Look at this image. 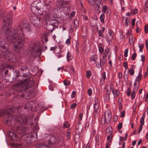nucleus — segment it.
Segmentation results:
<instances>
[{
	"mask_svg": "<svg viewBox=\"0 0 148 148\" xmlns=\"http://www.w3.org/2000/svg\"><path fill=\"white\" fill-rule=\"evenodd\" d=\"M12 17L10 14L5 16L3 19V24L4 26V36L8 42H12L14 51L17 53H20L23 48L26 39L23 32L28 33L32 31L31 27L27 23L22 21L20 22L16 30H10L9 25L12 23Z\"/></svg>",
	"mask_w": 148,
	"mask_h": 148,
	"instance_id": "obj_1",
	"label": "nucleus"
},
{
	"mask_svg": "<svg viewBox=\"0 0 148 148\" xmlns=\"http://www.w3.org/2000/svg\"><path fill=\"white\" fill-rule=\"evenodd\" d=\"M6 114V118L5 119V121L7 123H11V125H13L12 124L15 125L16 124H20V123L29 124L31 122V119L29 118H28L25 115H23L21 117L16 116L15 115L11 116L9 112H6L4 110H0V116H1L3 115Z\"/></svg>",
	"mask_w": 148,
	"mask_h": 148,
	"instance_id": "obj_2",
	"label": "nucleus"
},
{
	"mask_svg": "<svg viewBox=\"0 0 148 148\" xmlns=\"http://www.w3.org/2000/svg\"><path fill=\"white\" fill-rule=\"evenodd\" d=\"M34 84V82L32 80L28 81L24 79L21 82V84L17 83L14 84L12 86V88L16 90L18 89L20 92H22L29 88L32 87Z\"/></svg>",
	"mask_w": 148,
	"mask_h": 148,
	"instance_id": "obj_3",
	"label": "nucleus"
},
{
	"mask_svg": "<svg viewBox=\"0 0 148 148\" xmlns=\"http://www.w3.org/2000/svg\"><path fill=\"white\" fill-rule=\"evenodd\" d=\"M49 23L47 24L46 29L52 32L55 29L58 27L59 22L58 20H53L49 21Z\"/></svg>",
	"mask_w": 148,
	"mask_h": 148,
	"instance_id": "obj_4",
	"label": "nucleus"
},
{
	"mask_svg": "<svg viewBox=\"0 0 148 148\" xmlns=\"http://www.w3.org/2000/svg\"><path fill=\"white\" fill-rule=\"evenodd\" d=\"M0 54L3 58L7 60H10L12 62L16 61L15 56L12 53L8 51L1 52Z\"/></svg>",
	"mask_w": 148,
	"mask_h": 148,
	"instance_id": "obj_5",
	"label": "nucleus"
},
{
	"mask_svg": "<svg viewBox=\"0 0 148 148\" xmlns=\"http://www.w3.org/2000/svg\"><path fill=\"white\" fill-rule=\"evenodd\" d=\"M41 47L40 44L35 43L33 46L32 54L34 56H40L41 53Z\"/></svg>",
	"mask_w": 148,
	"mask_h": 148,
	"instance_id": "obj_6",
	"label": "nucleus"
},
{
	"mask_svg": "<svg viewBox=\"0 0 148 148\" xmlns=\"http://www.w3.org/2000/svg\"><path fill=\"white\" fill-rule=\"evenodd\" d=\"M43 4L39 0H36L32 3L31 5V10L33 12H35L37 11L40 10L42 7Z\"/></svg>",
	"mask_w": 148,
	"mask_h": 148,
	"instance_id": "obj_7",
	"label": "nucleus"
},
{
	"mask_svg": "<svg viewBox=\"0 0 148 148\" xmlns=\"http://www.w3.org/2000/svg\"><path fill=\"white\" fill-rule=\"evenodd\" d=\"M112 116L111 112L109 110H106L105 112L104 115L103 116L102 120L104 119L103 124H105L106 123H109L111 121Z\"/></svg>",
	"mask_w": 148,
	"mask_h": 148,
	"instance_id": "obj_8",
	"label": "nucleus"
},
{
	"mask_svg": "<svg viewBox=\"0 0 148 148\" xmlns=\"http://www.w3.org/2000/svg\"><path fill=\"white\" fill-rule=\"evenodd\" d=\"M63 141V139L61 138H59L56 139L54 136L51 137L50 140L49 141L48 143L50 144H58Z\"/></svg>",
	"mask_w": 148,
	"mask_h": 148,
	"instance_id": "obj_9",
	"label": "nucleus"
},
{
	"mask_svg": "<svg viewBox=\"0 0 148 148\" xmlns=\"http://www.w3.org/2000/svg\"><path fill=\"white\" fill-rule=\"evenodd\" d=\"M108 34H107L105 38L107 42H111L113 39L114 35V32L110 29H109L108 30Z\"/></svg>",
	"mask_w": 148,
	"mask_h": 148,
	"instance_id": "obj_10",
	"label": "nucleus"
},
{
	"mask_svg": "<svg viewBox=\"0 0 148 148\" xmlns=\"http://www.w3.org/2000/svg\"><path fill=\"white\" fill-rule=\"evenodd\" d=\"M8 48V44L6 43L4 39L0 37V50L2 49L6 50Z\"/></svg>",
	"mask_w": 148,
	"mask_h": 148,
	"instance_id": "obj_11",
	"label": "nucleus"
},
{
	"mask_svg": "<svg viewBox=\"0 0 148 148\" xmlns=\"http://www.w3.org/2000/svg\"><path fill=\"white\" fill-rule=\"evenodd\" d=\"M94 107V109L93 112L94 116L95 118H97L98 116V110L99 108L98 99L97 98L95 100Z\"/></svg>",
	"mask_w": 148,
	"mask_h": 148,
	"instance_id": "obj_12",
	"label": "nucleus"
},
{
	"mask_svg": "<svg viewBox=\"0 0 148 148\" xmlns=\"http://www.w3.org/2000/svg\"><path fill=\"white\" fill-rule=\"evenodd\" d=\"M110 88L111 90L114 97H116L119 96L120 94L119 90L118 89L116 90L115 89L112 84H110Z\"/></svg>",
	"mask_w": 148,
	"mask_h": 148,
	"instance_id": "obj_13",
	"label": "nucleus"
},
{
	"mask_svg": "<svg viewBox=\"0 0 148 148\" xmlns=\"http://www.w3.org/2000/svg\"><path fill=\"white\" fill-rule=\"evenodd\" d=\"M89 3L91 5H96L98 9H100V6L101 5V1L100 0H88Z\"/></svg>",
	"mask_w": 148,
	"mask_h": 148,
	"instance_id": "obj_14",
	"label": "nucleus"
},
{
	"mask_svg": "<svg viewBox=\"0 0 148 148\" xmlns=\"http://www.w3.org/2000/svg\"><path fill=\"white\" fill-rule=\"evenodd\" d=\"M98 56L97 54H94L92 55L89 59V61L90 62H94L96 64L97 67L99 68V64H97V60L98 58Z\"/></svg>",
	"mask_w": 148,
	"mask_h": 148,
	"instance_id": "obj_15",
	"label": "nucleus"
},
{
	"mask_svg": "<svg viewBox=\"0 0 148 148\" xmlns=\"http://www.w3.org/2000/svg\"><path fill=\"white\" fill-rule=\"evenodd\" d=\"M62 69L65 71L68 72L70 74H73L75 71L72 66H64L63 67Z\"/></svg>",
	"mask_w": 148,
	"mask_h": 148,
	"instance_id": "obj_16",
	"label": "nucleus"
},
{
	"mask_svg": "<svg viewBox=\"0 0 148 148\" xmlns=\"http://www.w3.org/2000/svg\"><path fill=\"white\" fill-rule=\"evenodd\" d=\"M71 2L70 1H66L58 0L57 2V5L58 6H65L69 4Z\"/></svg>",
	"mask_w": 148,
	"mask_h": 148,
	"instance_id": "obj_17",
	"label": "nucleus"
},
{
	"mask_svg": "<svg viewBox=\"0 0 148 148\" xmlns=\"http://www.w3.org/2000/svg\"><path fill=\"white\" fill-rule=\"evenodd\" d=\"M8 134L10 139L12 141L16 140L17 138V135L13 132L10 131H8Z\"/></svg>",
	"mask_w": 148,
	"mask_h": 148,
	"instance_id": "obj_18",
	"label": "nucleus"
},
{
	"mask_svg": "<svg viewBox=\"0 0 148 148\" xmlns=\"http://www.w3.org/2000/svg\"><path fill=\"white\" fill-rule=\"evenodd\" d=\"M14 127L18 133H21L23 134L25 133V128L22 126L18 125L15 127Z\"/></svg>",
	"mask_w": 148,
	"mask_h": 148,
	"instance_id": "obj_19",
	"label": "nucleus"
},
{
	"mask_svg": "<svg viewBox=\"0 0 148 148\" xmlns=\"http://www.w3.org/2000/svg\"><path fill=\"white\" fill-rule=\"evenodd\" d=\"M34 23H32V24L36 27H39L42 25V19L41 18H39L38 20H36L35 21Z\"/></svg>",
	"mask_w": 148,
	"mask_h": 148,
	"instance_id": "obj_20",
	"label": "nucleus"
},
{
	"mask_svg": "<svg viewBox=\"0 0 148 148\" xmlns=\"http://www.w3.org/2000/svg\"><path fill=\"white\" fill-rule=\"evenodd\" d=\"M44 19L46 20V21H47L48 20H49L50 21L51 20H57V19H54L52 17H51V14L48 12L47 14L45 15L44 16Z\"/></svg>",
	"mask_w": 148,
	"mask_h": 148,
	"instance_id": "obj_21",
	"label": "nucleus"
},
{
	"mask_svg": "<svg viewBox=\"0 0 148 148\" xmlns=\"http://www.w3.org/2000/svg\"><path fill=\"white\" fill-rule=\"evenodd\" d=\"M39 18H38L37 16H36V15L33 14L30 17V19L31 22L32 23H34L35 21L37 20H38Z\"/></svg>",
	"mask_w": 148,
	"mask_h": 148,
	"instance_id": "obj_22",
	"label": "nucleus"
},
{
	"mask_svg": "<svg viewBox=\"0 0 148 148\" xmlns=\"http://www.w3.org/2000/svg\"><path fill=\"white\" fill-rule=\"evenodd\" d=\"M107 62L106 59V57H105V56H103V60L101 61V59H100V64H99V68L101 67V65H103L104 64H105Z\"/></svg>",
	"mask_w": 148,
	"mask_h": 148,
	"instance_id": "obj_23",
	"label": "nucleus"
},
{
	"mask_svg": "<svg viewBox=\"0 0 148 148\" xmlns=\"http://www.w3.org/2000/svg\"><path fill=\"white\" fill-rule=\"evenodd\" d=\"M33 107L30 102H28L25 105L24 108L25 109L31 110L32 109Z\"/></svg>",
	"mask_w": 148,
	"mask_h": 148,
	"instance_id": "obj_24",
	"label": "nucleus"
},
{
	"mask_svg": "<svg viewBox=\"0 0 148 148\" xmlns=\"http://www.w3.org/2000/svg\"><path fill=\"white\" fill-rule=\"evenodd\" d=\"M112 128L111 127H108L106 130V134L108 135V134H112Z\"/></svg>",
	"mask_w": 148,
	"mask_h": 148,
	"instance_id": "obj_25",
	"label": "nucleus"
},
{
	"mask_svg": "<svg viewBox=\"0 0 148 148\" xmlns=\"http://www.w3.org/2000/svg\"><path fill=\"white\" fill-rule=\"evenodd\" d=\"M66 58L68 61H71L73 58V56H72L71 53L70 52H68L66 55Z\"/></svg>",
	"mask_w": 148,
	"mask_h": 148,
	"instance_id": "obj_26",
	"label": "nucleus"
},
{
	"mask_svg": "<svg viewBox=\"0 0 148 148\" xmlns=\"http://www.w3.org/2000/svg\"><path fill=\"white\" fill-rule=\"evenodd\" d=\"M135 40V38L133 37V35L132 34H130L129 39V41L130 43L131 44H133Z\"/></svg>",
	"mask_w": 148,
	"mask_h": 148,
	"instance_id": "obj_27",
	"label": "nucleus"
},
{
	"mask_svg": "<svg viewBox=\"0 0 148 148\" xmlns=\"http://www.w3.org/2000/svg\"><path fill=\"white\" fill-rule=\"evenodd\" d=\"M73 25L74 27L76 29L78 27L79 22L76 18L73 21Z\"/></svg>",
	"mask_w": 148,
	"mask_h": 148,
	"instance_id": "obj_28",
	"label": "nucleus"
},
{
	"mask_svg": "<svg viewBox=\"0 0 148 148\" xmlns=\"http://www.w3.org/2000/svg\"><path fill=\"white\" fill-rule=\"evenodd\" d=\"M148 0H146L145 3L144 7V12H146L148 9Z\"/></svg>",
	"mask_w": 148,
	"mask_h": 148,
	"instance_id": "obj_29",
	"label": "nucleus"
},
{
	"mask_svg": "<svg viewBox=\"0 0 148 148\" xmlns=\"http://www.w3.org/2000/svg\"><path fill=\"white\" fill-rule=\"evenodd\" d=\"M61 9L63 10V12L65 14H67L69 12V9L67 7H64L61 8Z\"/></svg>",
	"mask_w": 148,
	"mask_h": 148,
	"instance_id": "obj_30",
	"label": "nucleus"
},
{
	"mask_svg": "<svg viewBox=\"0 0 148 148\" xmlns=\"http://www.w3.org/2000/svg\"><path fill=\"white\" fill-rule=\"evenodd\" d=\"M142 77V75L141 72L139 73L138 75L136 78L135 80L138 82V84H139V82L140 80L141 79Z\"/></svg>",
	"mask_w": 148,
	"mask_h": 148,
	"instance_id": "obj_31",
	"label": "nucleus"
},
{
	"mask_svg": "<svg viewBox=\"0 0 148 148\" xmlns=\"http://www.w3.org/2000/svg\"><path fill=\"white\" fill-rule=\"evenodd\" d=\"M106 72H104L101 76V82L102 83H103L104 81L106 78Z\"/></svg>",
	"mask_w": 148,
	"mask_h": 148,
	"instance_id": "obj_32",
	"label": "nucleus"
},
{
	"mask_svg": "<svg viewBox=\"0 0 148 148\" xmlns=\"http://www.w3.org/2000/svg\"><path fill=\"white\" fill-rule=\"evenodd\" d=\"M45 7L46 8V10H45V11L47 12L48 11L49 12L51 10V7L49 4H46L45 5Z\"/></svg>",
	"mask_w": 148,
	"mask_h": 148,
	"instance_id": "obj_33",
	"label": "nucleus"
},
{
	"mask_svg": "<svg viewBox=\"0 0 148 148\" xmlns=\"http://www.w3.org/2000/svg\"><path fill=\"white\" fill-rule=\"evenodd\" d=\"M87 27L86 26L83 25L82 27V31L83 33L86 35L87 32Z\"/></svg>",
	"mask_w": 148,
	"mask_h": 148,
	"instance_id": "obj_34",
	"label": "nucleus"
},
{
	"mask_svg": "<svg viewBox=\"0 0 148 148\" xmlns=\"http://www.w3.org/2000/svg\"><path fill=\"white\" fill-rule=\"evenodd\" d=\"M63 128H69L70 126V125L67 121L64 122L63 124Z\"/></svg>",
	"mask_w": 148,
	"mask_h": 148,
	"instance_id": "obj_35",
	"label": "nucleus"
},
{
	"mask_svg": "<svg viewBox=\"0 0 148 148\" xmlns=\"http://www.w3.org/2000/svg\"><path fill=\"white\" fill-rule=\"evenodd\" d=\"M104 14H101L100 16V19L102 23H104Z\"/></svg>",
	"mask_w": 148,
	"mask_h": 148,
	"instance_id": "obj_36",
	"label": "nucleus"
},
{
	"mask_svg": "<svg viewBox=\"0 0 148 148\" xmlns=\"http://www.w3.org/2000/svg\"><path fill=\"white\" fill-rule=\"evenodd\" d=\"M47 145L44 144H41L37 146V148H46Z\"/></svg>",
	"mask_w": 148,
	"mask_h": 148,
	"instance_id": "obj_37",
	"label": "nucleus"
},
{
	"mask_svg": "<svg viewBox=\"0 0 148 148\" xmlns=\"http://www.w3.org/2000/svg\"><path fill=\"white\" fill-rule=\"evenodd\" d=\"M107 6L106 5H104L103 7L102 8V11L103 12V14H104L105 13L107 10Z\"/></svg>",
	"mask_w": 148,
	"mask_h": 148,
	"instance_id": "obj_38",
	"label": "nucleus"
},
{
	"mask_svg": "<svg viewBox=\"0 0 148 148\" xmlns=\"http://www.w3.org/2000/svg\"><path fill=\"white\" fill-rule=\"evenodd\" d=\"M91 75V73L90 71H87L86 73V76L88 78H89Z\"/></svg>",
	"mask_w": 148,
	"mask_h": 148,
	"instance_id": "obj_39",
	"label": "nucleus"
},
{
	"mask_svg": "<svg viewBox=\"0 0 148 148\" xmlns=\"http://www.w3.org/2000/svg\"><path fill=\"white\" fill-rule=\"evenodd\" d=\"M63 83L65 86H68L70 84V82L69 81L65 80L64 81Z\"/></svg>",
	"mask_w": 148,
	"mask_h": 148,
	"instance_id": "obj_40",
	"label": "nucleus"
},
{
	"mask_svg": "<svg viewBox=\"0 0 148 148\" xmlns=\"http://www.w3.org/2000/svg\"><path fill=\"white\" fill-rule=\"evenodd\" d=\"M109 49L108 48L106 49L104 53V56L106 57L107 56V54L109 53Z\"/></svg>",
	"mask_w": 148,
	"mask_h": 148,
	"instance_id": "obj_41",
	"label": "nucleus"
},
{
	"mask_svg": "<svg viewBox=\"0 0 148 148\" xmlns=\"http://www.w3.org/2000/svg\"><path fill=\"white\" fill-rule=\"evenodd\" d=\"M71 37H70L68 38L66 42V44L68 45H69L71 43Z\"/></svg>",
	"mask_w": 148,
	"mask_h": 148,
	"instance_id": "obj_42",
	"label": "nucleus"
},
{
	"mask_svg": "<svg viewBox=\"0 0 148 148\" xmlns=\"http://www.w3.org/2000/svg\"><path fill=\"white\" fill-rule=\"evenodd\" d=\"M136 92L133 91L132 92L131 97L132 99H134L135 95H136Z\"/></svg>",
	"mask_w": 148,
	"mask_h": 148,
	"instance_id": "obj_43",
	"label": "nucleus"
},
{
	"mask_svg": "<svg viewBox=\"0 0 148 148\" xmlns=\"http://www.w3.org/2000/svg\"><path fill=\"white\" fill-rule=\"evenodd\" d=\"M136 56V53H134L132 55V57H131V59L133 60H134L135 59V58Z\"/></svg>",
	"mask_w": 148,
	"mask_h": 148,
	"instance_id": "obj_44",
	"label": "nucleus"
},
{
	"mask_svg": "<svg viewBox=\"0 0 148 148\" xmlns=\"http://www.w3.org/2000/svg\"><path fill=\"white\" fill-rule=\"evenodd\" d=\"M103 31H101V30H99L98 31V34L99 35V36L100 37H103Z\"/></svg>",
	"mask_w": 148,
	"mask_h": 148,
	"instance_id": "obj_45",
	"label": "nucleus"
},
{
	"mask_svg": "<svg viewBox=\"0 0 148 148\" xmlns=\"http://www.w3.org/2000/svg\"><path fill=\"white\" fill-rule=\"evenodd\" d=\"M144 46V44H142L141 45H139L138 47L139 48V51L142 52H143V47Z\"/></svg>",
	"mask_w": 148,
	"mask_h": 148,
	"instance_id": "obj_46",
	"label": "nucleus"
},
{
	"mask_svg": "<svg viewBox=\"0 0 148 148\" xmlns=\"http://www.w3.org/2000/svg\"><path fill=\"white\" fill-rule=\"evenodd\" d=\"M99 53H102L104 51V49L102 47H99Z\"/></svg>",
	"mask_w": 148,
	"mask_h": 148,
	"instance_id": "obj_47",
	"label": "nucleus"
},
{
	"mask_svg": "<svg viewBox=\"0 0 148 148\" xmlns=\"http://www.w3.org/2000/svg\"><path fill=\"white\" fill-rule=\"evenodd\" d=\"M131 92V88H129L128 89L127 93V95L128 96H130V95Z\"/></svg>",
	"mask_w": 148,
	"mask_h": 148,
	"instance_id": "obj_48",
	"label": "nucleus"
},
{
	"mask_svg": "<svg viewBox=\"0 0 148 148\" xmlns=\"http://www.w3.org/2000/svg\"><path fill=\"white\" fill-rule=\"evenodd\" d=\"M144 30L145 33L147 34L148 32V25H146L144 27Z\"/></svg>",
	"mask_w": 148,
	"mask_h": 148,
	"instance_id": "obj_49",
	"label": "nucleus"
},
{
	"mask_svg": "<svg viewBox=\"0 0 148 148\" xmlns=\"http://www.w3.org/2000/svg\"><path fill=\"white\" fill-rule=\"evenodd\" d=\"M51 17L55 19H56V18H58L57 14H56L54 13L52 14V15H51Z\"/></svg>",
	"mask_w": 148,
	"mask_h": 148,
	"instance_id": "obj_50",
	"label": "nucleus"
},
{
	"mask_svg": "<svg viewBox=\"0 0 148 148\" xmlns=\"http://www.w3.org/2000/svg\"><path fill=\"white\" fill-rule=\"evenodd\" d=\"M134 70L133 69H130L129 70V72L131 75H133L134 73Z\"/></svg>",
	"mask_w": 148,
	"mask_h": 148,
	"instance_id": "obj_51",
	"label": "nucleus"
},
{
	"mask_svg": "<svg viewBox=\"0 0 148 148\" xmlns=\"http://www.w3.org/2000/svg\"><path fill=\"white\" fill-rule=\"evenodd\" d=\"M83 114L82 113H81L79 116V117H78V119H79V122H80L82 120V117L83 116Z\"/></svg>",
	"mask_w": 148,
	"mask_h": 148,
	"instance_id": "obj_52",
	"label": "nucleus"
},
{
	"mask_svg": "<svg viewBox=\"0 0 148 148\" xmlns=\"http://www.w3.org/2000/svg\"><path fill=\"white\" fill-rule=\"evenodd\" d=\"M122 124L121 123H120L117 126V129L118 130H120L122 128Z\"/></svg>",
	"mask_w": 148,
	"mask_h": 148,
	"instance_id": "obj_53",
	"label": "nucleus"
},
{
	"mask_svg": "<svg viewBox=\"0 0 148 148\" xmlns=\"http://www.w3.org/2000/svg\"><path fill=\"white\" fill-rule=\"evenodd\" d=\"M140 124L144 125V119L143 117H141L140 119Z\"/></svg>",
	"mask_w": 148,
	"mask_h": 148,
	"instance_id": "obj_54",
	"label": "nucleus"
},
{
	"mask_svg": "<svg viewBox=\"0 0 148 148\" xmlns=\"http://www.w3.org/2000/svg\"><path fill=\"white\" fill-rule=\"evenodd\" d=\"M128 51V49H126L124 51V56L125 57H126L127 56V53Z\"/></svg>",
	"mask_w": 148,
	"mask_h": 148,
	"instance_id": "obj_55",
	"label": "nucleus"
},
{
	"mask_svg": "<svg viewBox=\"0 0 148 148\" xmlns=\"http://www.w3.org/2000/svg\"><path fill=\"white\" fill-rule=\"evenodd\" d=\"M75 14V12L73 11H72L71 12V13L70 14V18H72L73 17Z\"/></svg>",
	"mask_w": 148,
	"mask_h": 148,
	"instance_id": "obj_56",
	"label": "nucleus"
},
{
	"mask_svg": "<svg viewBox=\"0 0 148 148\" xmlns=\"http://www.w3.org/2000/svg\"><path fill=\"white\" fill-rule=\"evenodd\" d=\"M92 93V90L91 88H89L88 89V95L89 96H90L91 95Z\"/></svg>",
	"mask_w": 148,
	"mask_h": 148,
	"instance_id": "obj_57",
	"label": "nucleus"
},
{
	"mask_svg": "<svg viewBox=\"0 0 148 148\" xmlns=\"http://www.w3.org/2000/svg\"><path fill=\"white\" fill-rule=\"evenodd\" d=\"M125 25L126 26H128L129 24V21L127 19V18H125Z\"/></svg>",
	"mask_w": 148,
	"mask_h": 148,
	"instance_id": "obj_58",
	"label": "nucleus"
},
{
	"mask_svg": "<svg viewBox=\"0 0 148 148\" xmlns=\"http://www.w3.org/2000/svg\"><path fill=\"white\" fill-rule=\"evenodd\" d=\"M5 68V66L4 64H2L0 65V70H4Z\"/></svg>",
	"mask_w": 148,
	"mask_h": 148,
	"instance_id": "obj_59",
	"label": "nucleus"
},
{
	"mask_svg": "<svg viewBox=\"0 0 148 148\" xmlns=\"http://www.w3.org/2000/svg\"><path fill=\"white\" fill-rule=\"evenodd\" d=\"M77 106V104L76 103H74L73 104H72L70 106L71 108L72 109L73 108H74L75 107H76Z\"/></svg>",
	"mask_w": 148,
	"mask_h": 148,
	"instance_id": "obj_60",
	"label": "nucleus"
},
{
	"mask_svg": "<svg viewBox=\"0 0 148 148\" xmlns=\"http://www.w3.org/2000/svg\"><path fill=\"white\" fill-rule=\"evenodd\" d=\"M105 99L106 101H108L110 99L109 95L106 94L105 95Z\"/></svg>",
	"mask_w": 148,
	"mask_h": 148,
	"instance_id": "obj_61",
	"label": "nucleus"
},
{
	"mask_svg": "<svg viewBox=\"0 0 148 148\" xmlns=\"http://www.w3.org/2000/svg\"><path fill=\"white\" fill-rule=\"evenodd\" d=\"M138 89V86H134L133 91L137 92Z\"/></svg>",
	"mask_w": 148,
	"mask_h": 148,
	"instance_id": "obj_62",
	"label": "nucleus"
},
{
	"mask_svg": "<svg viewBox=\"0 0 148 148\" xmlns=\"http://www.w3.org/2000/svg\"><path fill=\"white\" fill-rule=\"evenodd\" d=\"M141 61L143 62H144L145 60V57L144 55H142L141 56Z\"/></svg>",
	"mask_w": 148,
	"mask_h": 148,
	"instance_id": "obj_63",
	"label": "nucleus"
},
{
	"mask_svg": "<svg viewBox=\"0 0 148 148\" xmlns=\"http://www.w3.org/2000/svg\"><path fill=\"white\" fill-rule=\"evenodd\" d=\"M76 92L75 91H73L71 95V97L72 98L75 97V95L76 94Z\"/></svg>",
	"mask_w": 148,
	"mask_h": 148,
	"instance_id": "obj_64",
	"label": "nucleus"
}]
</instances>
